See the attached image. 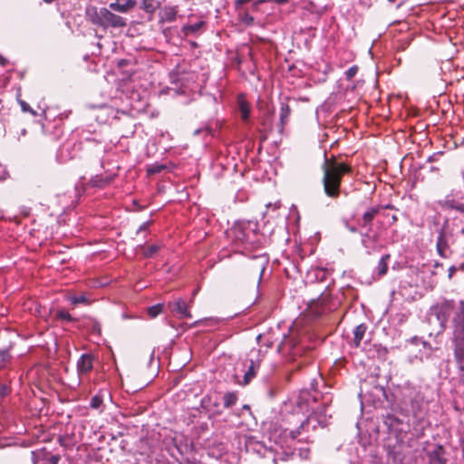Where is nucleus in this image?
I'll return each mask as SVG.
<instances>
[{
	"label": "nucleus",
	"instance_id": "f257e3e1",
	"mask_svg": "<svg viewBox=\"0 0 464 464\" xmlns=\"http://www.w3.org/2000/svg\"><path fill=\"white\" fill-rule=\"evenodd\" d=\"M323 185L324 193L333 198H338L342 177L352 171V167L344 162L325 159L323 165Z\"/></svg>",
	"mask_w": 464,
	"mask_h": 464
},
{
	"label": "nucleus",
	"instance_id": "f03ea898",
	"mask_svg": "<svg viewBox=\"0 0 464 464\" xmlns=\"http://www.w3.org/2000/svg\"><path fill=\"white\" fill-rule=\"evenodd\" d=\"M451 316L452 348L455 362L460 371H464V300L455 305Z\"/></svg>",
	"mask_w": 464,
	"mask_h": 464
},
{
	"label": "nucleus",
	"instance_id": "7ed1b4c3",
	"mask_svg": "<svg viewBox=\"0 0 464 464\" xmlns=\"http://www.w3.org/2000/svg\"><path fill=\"white\" fill-rule=\"evenodd\" d=\"M86 16L93 24L103 28L126 26L125 18L105 7L90 6L86 9Z\"/></svg>",
	"mask_w": 464,
	"mask_h": 464
},
{
	"label": "nucleus",
	"instance_id": "20e7f679",
	"mask_svg": "<svg viewBox=\"0 0 464 464\" xmlns=\"http://www.w3.org/2000/svg\"><path fill=\"white\" fill-rule=\"evenodd\" d=\"M337 307V302L334 301L329 293H323L317 300L309 304V311L314 316H321Z\"/></svg>",
	"mask_w": 464,
	"mask_h": 464
},
{
	"label": "nucleus",
	"instance_id": "39448f33",
	"mask_svg": "<svg viewBox=\"0 0 464 464\" xmlns=\"http://www.w3.org/2000/svg\"><path fill=\"white\" fill-rule=\"evenodd\" d=\"M456 304L454 300L443 299L430 307L431 314L436 316L442 328L446 327L450 315L452 316Z\"/></svg>",
	"mask_w": 464,
	"mask_h": 464
},
{
	"label": "nucleus",
	"instance_id": "423d86ee",
	"mask_svg": "<svg viewBox=\"0 0 464 464\" xmlns=\"http://www.w3.org/2000/svg\"><path fill=\"white\" fill-rule=\"evenodd\" d=\"M313 420H316V422L321 425V426H325L326 425V418L325 416H324V418H322L321 416H318L317 415V412H313L311 415H309L305 420H304L301 425L299 426V428H297L296 430H291L290 431V437L293 439V440H297L298 442H302L303 440H305L306 442H309V438L306 437L305 439H298V437L303 433V432H307L309 430V425L310 423L313 421Z\"/></svg>",
	"mask_w": 464,
	"mask_h": 464
},
{
	"label": "nucleus",
	"instance_id": "0eeeda50",
	"mask_svg": "<svg viewBox=\"0 0 464 464\" xmlns=\"http://www.w3.org/2000/svg\"><path fill=\"white\" fill-rule=\"evenodd\" d=\"M221 395L214 392L207 394L201 400V407L211 415H220L221 409Z\"/></svg>",
	"mask_w": 464,
	"mask_h": 464
},
{
	"label": "nucleus",
	"instance_id": "6e6552de",
	"mask_svg": "<svg viewBox=\"0 0 464 464\" xmlns=\"http://www.w3.org/2000/svg\"><path fill=\"white\" fill-rule=\"evenodd\" d=\"M169 307L177 314L179 319L191 318L192 314L189 312L188 305L182 298H177L173 302L169 303Z\"/></svg>",
	"mask_w": 464,
	"mask_h": 464
},
{
	"label": "nucleus",
	"instance_id": "1a4fd4ad",
	"mask_svg": "<svg viewBox=\"0 0 464 464\" xmlns=\"http://www.w3.org/2000/svg\"><path fill=\"white\" fill-rule=\"evenodd\" d=\"M255 353H256L255 358L251 357L249 359V362H248L249 364L247 365V370L244 374V379H243L244 385L248 384L251 382V380L253 378H255V376L256 375V372L260 367L261 360L259 358V353L256 352Z\"/></svg>",
	"mask_w": 464,
	"mask_h": 464
},
{
	"label": "nucleus",
	"instance_id": "9d476101",
	"mask_svg": "<svg viewBox=\"0 0 464 464\" xmlns=\"http://www.w3.org/2000/svg\"><path fill=\"white\" fill-rule=\"evenodd\" d=\"M93 356L90 353H83L77 361V372L80 378L89 373L93 367Z\"/></svg>",
	"mask_w": 464,
	"mask_h": 464
},
{
	"label": "nucleus",
	"instance_id": "9b49d317",
	"mask_svg": "<svg viewBox=\"0 0 464 464\" xmlns=\"http://www.w3.org/2000/svg\"><path fill=\"white\" fill-rule=\"evenodd\" d=\"M372 230H367L364 233H361L362 245L366 249L368 255H371L376 249V244L378 241L377 234H371Z\"/></svg>",
	"mask_w": 464,
	"mask_h": 464
},
{
	"label": "nucleus",
	"instance_id": "f8f14e48",
	"mask_svg": "<svg viewBox=\"0 0 464 464\" xmlns=\"http://www.w3.org/2000/svg\"><path fill=\"white\" fill-rule=\"evenodd\" d=\"M382 208V206H373L367 208L362 215V227H369V230H372V222Z\"/></svg>",
	"mask_w": 464,
	"mask_h": 464
},
{
	"label": "nucleus",
	"instance_id": "ddd939ff",
	"mask_svg": "<svg viewBox=\"0 0 464 464\" xmlns=\"http://www.w3.org/2000/svg\"><path fill=\"white\" fill-rule=\"evenodd\" d=\"M114 179V175H96L90 179V185L92 187L103 188L110 185Z\"/></svg>",
	"mask_w": 464,
	"mask_h": 464
},
{
	"label": "nucleus",
	"instance_id": "4468645a",
	"mask_svg": "<svg viewBox=\"0 0 464 464\" xmlns=\"http://www.w3.org/2000/svg\"><path fill=\"white\" fill-rule=\"evenodd\" d=\"M178 6H165L160 13V21L161 23H171L176 20Z\"/></svg>",
	"mask_w": 464,
	"mask_h": 464
},
{
	"label": "nucleus",
	"instance_id": "2eb2a0df",
	"mask_svg": "<svg viewBox=\"0 0 464 464\" xmlns=\"http://www.w3.org/2000/svg\"><path fill=\"white\" fill-rule=\"evenodd\" d=\"M436 247L439 255L441 257L447 256L446 252L449 248V245L444 231L442 229L440 231L439 236L437 237Z\"/></svg>",
	"mask_w": 464,
	"mask_h": 464
},
{
	"label": "nucleus",
	"instance_id": "dca6fc26",
	"mask_svg": "<svg viewBox=\"0 0 464 464\" xmlns=\"http://www.w3.org/2000/svg\"><path fill=\"white\" fill-rule=\"evenodd\" d=\"M238 110L240 112L241 119L244 121H248L250 116V106L248 102L245 100L243 95H239L237 98Z\"/></svg>",
	"mask_w": 464,
	"mask_h": 464
},
{
	"label": "nucleus",
	"instance_id": "f3484780",
	"mask_svg": "<svg viewBox=\"0 0 464 464\" xmlns=\"http://www.w3.org/2000/svg\"><path fill=\"white\" fill-rule=\"evenodd\" d=\"M124 3H120L119 0L114 3H111L109 8L113 11H117L120 13H126L129 9H130L134 5V2L132 0H123Z\"/></svg>",
	"mask_w": 464,
	"mask_h": 464
},
{
	"label": "nucleus",
	"instance_id": "a211bd4d",
	"mask_svg": "<svg viewBox=\"0 0 464 464\" xmlns=\"http://www.w3.org/2000/svg\"><path fill=\"white\" fill-rule=\"evenodd\" d=\"M366 325L364 324H361L357 325L353 330V343L355 347H359L361 342L366 332Z\"/></svg>",
	"mask_w": 464,
	"mask_h": 464
},
{
	"label": "nucleus",
	"instance_id": "6ab92c4d",
	"mask_svg": "<svg viewBox=\"0 0 464 464\" xmlns=\"http://www.w3.org/2000/svg\"><path fill=\"white\" fill-rule=\"evenodd\" d=\"M205 25L204 21H198L192 24H186L182 27V32L185 35L196 34L198 32L201 30V28Z\"/></svg>",
	"mask_w": 464,
	"mask_h": 464
},
{
	"label": "nucleus",
	"instance_id": "aec40b11",
	"mask_svg": "<svg viewBox=\"0 0 464 464\" xmlns=\"http://www.w3.org/2000/svg\"><path fill=\"white\" fill-rule=\"evenodd\" d=\"M389 258L390 255H384L379 260L378 265L376 266V271L379 277H382L387 274Z\"/></svg>",
	"mask_w": 464,
	"mask_h": 464
},
{
	"label": "nucleus",
	"instance_id": "412c9836",
	"mask_svg": "<svg viewBox=\"0 0 464 464\" xmlns=\"http://www.w3.org/2000/svg\"><path fill=\"white\" fill-rule=\"evenodd\" d=\"M164 0H143L142 7L147 13H154Z\"/></svg>",
	"mask_w": 464,
	"mask_h": 464
},
{
	"label": "nucleus",
	"instance_id": "4be33fe9",
	"mask_svg": "<svg viewBox=\"0 0 464 464\" xmlns=\"http://www.w3.org/2000/svg\"><path fill=\"white\" fill-rule=\"evenodd\" d=\"M223 400V404L225 408H231L234 406L237 401V394L235 392H226L223 397H221Z\"/></svg>",
	"mask_w": 464,
	"mask_h": 464
},
{
	"label": "nucleus",
	"instance_id": "5701e85b",
	"mask_svg": "<svg viewBox=\"0 0 464 464\" xmlns=\"http://www.w3.org/2000/svg\"><path fill=\"white\" fill-rule=\"evenodd\" d=\"M105 393V390H100L99 392L92 398L90 405L92 409H99L102 406Z\"/></svg>",
	"mask_w": 464,
	"mask_h": 464
},
{
	"label": "nucleus",
	"instance_id": "b1692460",
	"mask_svg": "<svg viewBox=\"0 0 464 464\" xmlns=\"http://www.w3.org/2000/svg\"><path fill=\"white\" fill-rule=\"evenodd\" d=\"M11 358L9 349L0 350V368L6 367Z\"/></svg>",
	"mask_w": 464,
	"mask_h": 464
},
{
	"label": "nucleus",
	"instance_id": "393cba45",
	"mask_svg": "<svg viewBox=\"0 0 464 464\" xmlns=\"http://www.w3.org/2000/svg\"><path fill=\"white\" fill-rule=\"evenodd\" d=\"M163 311V304H157L155 305H152L148 308V314L150 318L157 317L160 314H161Z\"/></svg>",
	"mask_w": 464,
	"mask_h": 464
},
{
	"label": "nucleus",
	"instance_id": "a878e982",
	"mask_svg": "<svg viewBox=\"0 0 464 464\" xmlns=\"http://www.w3.org/2000/svg\"><path fill=\"white\" fill-rule=\"evenodd\" d=\"M160 246L158 244L150 245L148 247H146L143 251V256L146 258L151 257L153 255H155L160 249Z\"/></svg>",
	"mask_w": 464,
	"mask_h": 464
},
{
	"label": "nucleus",
	"instance_id": "bb28decb",
	"mask_svg": "<svg viewBox=\"0 0 464 464\" xmlns=\"http://www.w3.org/2000/svg\"><path fill=\"white\" fill-rule=\"evenodd\" d=\"M231 233L233 234L237 240L240 242L246 241L245 232L240 227L232 228Z\"/></svg>",
	"mask_w": 464,
	"mask_h": 464
},
{
	"label": "nucleus",
	"instance_id": "cd10ccee",
	"mask_svg": "<svg viewBox=\"0 0 464 464\" xmlns=\"http://www.w3.org/2000/svg\"><path fill=\"white\" fill-rule=\"evenodd\" d=\"M70 300L72 304H90V301L84 295H74V296L71 297Z\"/></svg>",
	"mask_w": 464,
	"mask_h": 464
},
{
	"label": "nucleus",
	"instance_id": "c85d7f7f",
	"mask_svg": "<svg viewBox=\"0 0 464 464\" xmlns=\"http://www.w3.org/2000/svg\"><path fill=\"white\" fill-rule=\"evenodd\" d=\"M445 205L451 209H455L462 214H464V204L463 203H455L452 201H446Z\"/></svg>",
	"mask_w": 464,
	"mask_h": 464
},
{
	"label": "nucleus",
	"instance_id": "c756f323",
	"mask_svg": "<svg viewBox=\"0 0 464 464\" xmlns=\"http://www.w3.org/2000/svg\"><path fill=\"white\" fill-rule=\"evenodd\" d=\"M56 317L60 320L66 321V322L73 321L72 316L65 310L57 311Z\"/></svg>",
	"mask_w": 464,
	"mask_h": 464
},
{
	"label": "nucleus",
	"instance_id": "7c9ffc66",
	"mask_svg": "<svg viewBox=\"0 0 464 464\" xmlns=\"http://www.w3.org/2000/svg\"><path fill=\"white\" fill-rule=\"evenodd\" d=\"M357 72H358V66L353 65V66L350 67L344 72L346 80H348V81L352 80L356 75Z\"/></svg>",
	"mask_w": 464,
	"mask_h": 464
},
{
	"label": "nucleus",
	"instance_id": "2f4dec72",
	"mask_svg": "<svg viewBox=\"0 0 464 464\" xmlns=\"http://www.w3.org/2000/svg\"><path fill=\"white\" fill-rule=\"evenodd\" d=\"M289 114H290L289 106L288 105L283 106L281 108V113H280V118H281V121L283 124L286 121Z\"/></svg>",
	"mask_w": 464,
	"mask_h": 464
},
{
	"label": "nucleus",
	"instance_id": "473e14b6",
	"mask_svg": "<svg viewBox=\"0 0 464 464\" xmlns=\"http://www.w3.org/2000/svg\"><path fill=\"white\" fill-rule=\"evenodd\" d=\"M19 104L24 112H30L32 115H36V111H34L26 102L19 101Z\"/></svg>",
	"mask_w": 464,
	"mask_h": 464
},
{
	"label": "nucleus",
	"instance_id": "72a5a7b5",
	"mask_svg": "<svg viewBox=\"0 0 464 464\" xmlns=\"http://www.w3.org/2000/svg\"><path fill=\"white\" fill-rule=\"evenodd\" d=\"M254 445V449L258 451V452H261V450H266L265 446L261 443V442H258V441H256V442H252L251 440L248 442L247 444V447H250Z\"/></svg>",
	"mask_w": 464,
	"mask_h": 464
},
{
	"label": "nucleus",
	"instance_id": "f704fd0d",
	"mask_svg": "<svg viewBox=\"0 0 464 464\" xmlns=\"http://www.w3.org/2000/svg\"><path fill=\"white\" fill-rule=\"evenodd\" d=\"M242 21L246 24L247 25L249 24H252L253 22H254V18L253 16H251L250 14H245L243 16H242Z\"/></svg>",
	"mask_w": 464,
	"mask_h": 464
},
{
	"label": "nucleus",
	"instance_id": "c9c22d12",
	"mask_svg": "<svg viewBox=\"0 0 464 464\" xmlns=\"http://www.w3.org/2000/svg\"><path fill=\"white\" fill-rule=\"evenodd\" d=\"M299 451H300L299 454H300L301 458L308 459V457H309V449L299 448Z\"/></svg>",
	"mask_w": 464,
	"mask_h": 464
},
{
	"label": "nucleus",
	"instance_id": "e433bc0d",
	"mask_svg": "<svg viewBox=\"0 0 464 464\" xmlns=\"http://www.w3.org/2000/svg\"><path fill=\"white\" fill-rule=\"evenodd\" d=\"M60 461V457L58 455H52L49 459H48V462L49 464H58Z\"/></svg>",
	"mask_w": 464,
	"mask_h": 464
},
{
	"label": "nucleus",
	"instance_id": "4c0bfd02",
	"mask_svg": "<svg viewBox=\"0 0 464 464\" xmlns=\"http://www.w3.org/2000/svg\"><path fill=\"white\" fill-rule=\"evenodd\" d=\"M150 224V222L148 221V222H144L142 225H140V227L138 229V233H140L141 231L148 230Z\"/></svg>",
	"mask_w": 464,
	"mask_h": 464
},
{
	"label": "nucleus",
	"instance_id": "58836bf2",
	"mask_svg": "<svg viewBox=\"0 0 464 464\" xmlns=\"http://www.w3.org/2000/svg\"><path fill=\"white\" fill-rule=\"evenodd\" d=\"M264 270H265V266H262L259 269V273H258V279H257V286L259 285L260 282H261V279H262V276H263V273H264Z\"/></svg>",
	"mask_w": 464,
	"mask_h": 464
},
{
	"label": "nucleus",
	"instance_id": "ea45409f",
	"mask_svg": "<svg viewBox=\"0 0 464 464\" xmlns=\"http://www.w3.org/2000/svg\"><path fill=\"white\" fill-rule=\"evenodd\" d=\"M456 270H457V268H456L454 266H451L449 268V276H448V277H449L450 279H451V278H452V276H453V275L455 274Z\"/></svg>",
	"mask_w": 464,
	"mask_h": 464
},
{
	"label": "nucleus",
	"instance_id": "a19ab883",
	"mask_svg": "<svg viewBox=\"0 0 464 464\" xmlns=\"http://www.w3.org/2000/svg\"><path fill=\"white\" fill-rule=\"evenodd\" d=\"M346 228L352 233L357 232V228L353 226H350L349 224H346Z\"/></svg>",
	"mask_w": 464,
	"mask_h": 464
},
{
	"label": "nucleus",
	"instance_id": "79ce46f5",
	"mask_svg": "<svg viewBox=\"0 0 464 464\" xmlns=\"http://www.w3.org/2000/svg\"><path fill=\"white\" fill-rule=\"evenodd\" d=\"M6 63H7V60L3 55L0 54V64L2 66H5Z\"/></svg>",
	"mask_w": 464,
	"mask_h": 464
},
{
	"label": "nucleus",
	"instance_id": "37998d69",
	"mask_svg": "<svg viewBox=\"0 0 464 464\" xmlns=\"http://www.w3.org/2000/svg\"><path fill=\"white\" fill-rule=\"evenodd\" d=\"M5 170L2 165H0V179L5 178Z\"/></svg>",
	"mask_w": 464,
	"mask_h": 464
},
{
	"label": "nucleus",
	"instance_id": "c03bdc74",
	"mask_svg": "<svg viewBox=\"0 0 464 464\" xmlns=\"http://www.w3.org/2000/svg\"><path fill=\"white\" fill-rule=\"evenodd\" d=\"M93 328H94V330H97L98 332H100V324L98 323H94Z\"/></svg>",
	"mask_w": 464,
	"mask_h": 464
},
{
	"label": "nucleus",
	"instance_id": "a18cd8bd",
	"mask_svg": "<svg viewBox=\"0 0 464 464\" xmlns=\"http://www.w3.org/2000/svg\"><path fill=\"white\" fill-rule=\"evenodd\" d=\"M397 220H398L397 216H396V215H392V223L397 222Z\"/></svg>",
	"mask_w": 464,
	"mask_h": 464
},
{
	"label": "nucleus",
	"instance_id": "49530a36",
	"mask_svg": "<svg viewBox=\"0 0 464 464\" xmlns=\"http://www.w3.org/2000/svg\"><path fill=\"white\" fill-rule=\"evenodd\" d=\"M243 410L250 411V407L248 405H244Z\"/></svg>",
	"mask_w": 464,
	"mask_h": 464
},
{
	"label": "nucleus",
	"instance_id": "de8ad7c7",
	"mask_svg": "<svg viewBox=\"0 0 464 464\" xmlns=\"http://www.w3.org/2000/svg\"><path fill=\"white\" fill-rule=\"evenodd\" d=\"M264 2H265V0H258V1L256 3V5H257V4H261V3H264Z\"/></svg>",
	"mask_w": 464,
	"mask_h": 464
},
{
	"label": "nucleus",
	"instance_id": "09e8293b",
	"mask_svg": "<svg viewBox=\"0 0 464 464\" xmlns=\"http://www.w3.org/2000/svg\"><path fill=\"white\" fill-rule=\"evenodd\" d=\"M45 3H52L53 0H44Z\"/></svg>",
	"mask_w": 464,
	"mask_h": 464
},
{
	"label": "nucleus",
	"instance_id": "8fccbe9b",
	"mask_svg": "<svg viewBox=\"0 0 464 464\" xmlns=\"http://www.w3.org/2000/svg\"><path fill=\"white\" fill-rule=\"evenodd\" d=\"M411 407H412L413 409L416 407V406H415V404H414V402H413V401H411Z\"/></svg>",
	"mask_w": 464,
	"mask_h": 464
},
{
	"label": "nucleus",
	"instance_id": "3c124183",
	"mask_svg": "<svg viewBox=\"0 0 464 464\" xmlns=\"http://www.w3.org/2000/svg\"><path fill=\"white\" fill-rule=\"evenodd\" d=\"M390 3H394L396 0H388Z\"/></svg>",
	"mask_w": 464,
	"mask_h": 464
}]
</instances>
